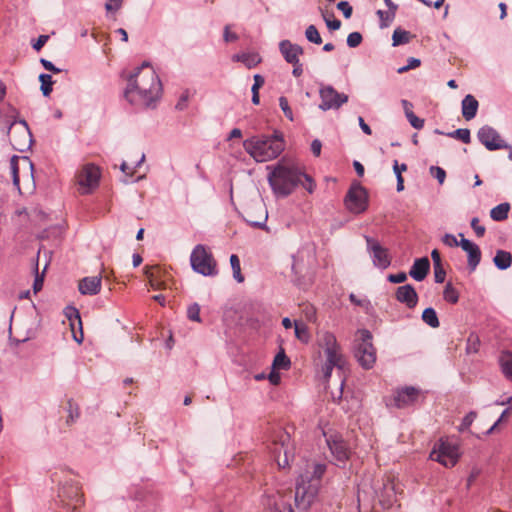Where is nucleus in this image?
I'll use <instances>...</instances> for the list:
<instances>
[{"mask_svg": "<svg viewBox=\"0 0 512 512\" xmlns=\"http://www.w3.org/2000/svg\"><path fill=\"white\" fill-rule=\"evenodd\" d=\"M161 81L148 62H144L128 78L124 96L133 105L150 106L159 98Z\"/></svg>", "mask_w": 512, "mask_h": 512, "instance_id": "nucleus-1", "label": "nucleus"}, {"mask_svg": "<svg viewBox=\"0 0 512 512\" xmlns=\"http://www.w3.org/2000/svg\"><path fill=\"white\" fill-rule=\"evenodd\" d=\"M268 182L277 197H288L298 187L302 186L309 193L315 188V182L294 163L279 162L268 175Z\"/></svg>", "mask_w": 512, "mask_h": 512, "instance_id": "nucleus-2", "label": "nucleus"}, {"mask_svg": "<svg viewBox=\"0 0 512 512\" xmlns=\"http://www.w3.org/2000/svg\"><path fill=\"white\" fill-rule=\"evenodd\" d=\"M326 464L312 463L306 466V470L300 475L295 489V503L300 509H308L315 500L321 478L326 472Z\"/></svg>", "mask_w": 512, "mask_h": 512, "instance_id": "nucleus-3", "label": "nucleus"}, {"mask_svg": "<svg viewBox=\"0 0 512 512\" xmlns=\"http://www.w3.org/2000/svg\"><path fill=\"white\" fill-rule=\"evenodd\" d=\"M245 151L257 162H266L276 158L284 149L281 134L273 137H252L243 142Z\"/></svg>", "mask_w": 512, "mask_h": 512, "instance_id": "nucleus-4", "label": "nucleus"}, {"mask_svg": "<svg viewBox=\"0 0 512 512\" xmlns=\"http://www.w3.org/2000/svg\"><path fill=\"white\" fill-rule=\"evenodd\" d=\"M321 345L326 356L323 373L325 380H328L331 377L333 368L336 367L339 370L344 369L346 361L333 333L325 332L321 337Z\"/></svg>", "mask_w": 512, "mask_h": 512, "instance_id": "nucleus-5", "label": "nucleus"}, {"mask_svg": "<svg viewBox=\"0 0 512 512\" xmlns=\"http://www.w3.org/2000/svg\"><path fill=\"white\" fill-rule=\"evenodd\" d=\"M192 269L203 276H216L218 274L217 261L213 254L201 244L194 247L190 255Z\"/></svg>", "mask_w": 512, "mask_h": 512, "instance_id": "nucleus-6", "label": "nucleus"}, {"mask_svg": "<svg viewBox=\"0 0 512 512\" xmlns=\"http://www.w3.org/2000/svg\"><path fill=\"white\" fill-rule=\"evenodd\" d=\"M359 339L355 345L354 355L358 363L364 369H370L373 367L376 361V349L372 344V334L367 329H361L358 331Z\"/></svg>", "mask_w": 512, "mask_h": 512, "instance_id": "nucleus-7", "label": "nucleus"}, {"mask_svg": "<svg viewBox=\"0 0 512 512\" xmlns=\"http://www.w3.org/2000/svg\"><path fill=\"white\" fill-rule=\"evenodd\" d=\"M344 201L350 212L354 214L363 213L368 207L367 191L359 182H354L350 186Z\"/></svg>", "mask_w": 512, "mask_h": 512, "instance_id": "nucleus-8", "label": "nucleus"}, {"mask_svg": "<svg viewBox=\"0 0 512 512\" xmlns=\"http://www.w3.org/2000/svg\"><path fill=\"white\" fill-rule=\"evenodd\" d=\"M458 447L447 442L442 441L435 445L430 453V459L437 461L445 467H453L459 459Z\"/></svg>", "mask_w": 512, "mask_h": 512, "instance_id": "nucleus-9", "label": "nucleus"}, {"mask_svg": "<svg viewBox=\"0 0 512 512\" xmlns=\"http://www.w3.org/2000/svg\"><path fill=\"white\" fill-rule=\"evenodd\" d=\"M58 496L61 502L72 511H75L84 504L83 494L77 482L63 485L59 490Z\"/></svg>", "mask_w": 512, "mask_h": 512, "instance_id": "nucleus-10", "label": "nucleus"}, {"mask_svg": "<svg viewBox=\"0 0 512 512\" xmlns=\"http://www.w3.org/2000/svg\"><path fill=\"white\" fill-rule=\"evenodd\" d=\"M478 140L489 151L499 149H511V145L507 144L500 134L491 126H482L477 133Z\"/></svg>", "mask_w": 512, "mask_h": 512, "instance_id": "nucleus-11", "label": "nucleus"}, {"mask_svg": "<svg viewBox=\"0 0 512 512\" xmlns=\"http://www.w3.org/2000/svg\"><path fill=\"white\" fill-rule=\"evenodd\" d=\"M319 94L321 98L319 108L323 111L339 109L348 101L346 94L337 92L331 85L321 87Z\"/></svg>", "mask_w": 512, "mask_h": 512, "instance_id": "nucleus-12", "label": "nucleus"}, {"mask_svg": "<svg viewBox=\"0 0 512 512\" xmlns=\"http://www.w3.org/2000/svg\"><path fill=\"white\" fill-rule=\"evenodd\" d=\"M100 170L94 164L85 165L77 176V182L83 189L82 194H88L96 188L100 180Z\"/></svg>", "mask_w": 512, "mask_h": 512, "instance_id": "nucleus-13", "label": "nucleus"}, {"mask_svg": "<svg viewBox=\"0 0 512 512\" xmlns=\"http://www.w3.org/2000/svg\"><path fill=\"white\" fill-rule=\"evenodd\" d=\"M367 249L372 255L373 264L381 269H386L391 264L388 250L380 245L375 239L365 236Z\"/></svg>", "mask_w": 512, "mask_h": 512, "instance_id": "nucleus-14", "label": "nucleus"}, {"mask_svg": "<svg viewBox=\"0 0 512 512\" xmlns=\"http://www.w3.org/2000/svg\"><path fill=\"white\" fill-rule=\"evenodd\" d=\"M329 449L339 463L344 464L351 455L350 447L341 435H331L327 439Z\"/></svg>", "mask_w": 512, "mask_h": 512, "instance_id": "nucleus-15", "label": "nucleus"}, {"mask_svg": "<svg viewBox=\"0 0 512 512\" xmlns=\"http://www.w3.org/2000/svg\"><path fill=\"white\" fill-rule=\"evenodd\" d=\"M19 123L22 125V129L19 133L11 134L9 140L14 150L24 152L31 146L32 134L25 120H20Z\"/></svg>", "mask_w": 512, "mask_h": 512, "instance_id": "nucleus-16", "label": "nucleus"}, {"mask_svg": "<svg viewBox=\"0 0 512 512\" xmlns=\"http://www.w3.org/2000/svg\"><path fill=\"white\" fill-rule=\"evenodd\" d=\"M374 492L377 497L378 504L383 509L391 508L396 501L394 484L389 479L383 481L381 487L375 488Z\"/></svg>", "mask_w": 512, "mask_h": 512, "instance_id": "nucleus-17", "label": "nucleus"}, {"mask_svg": "<svg viewBox=\"0 0 512 512\" xmlns=\"http://www.w3.org/2000/svg\"><path fill=\"white\" fill-rule=\"evenodd\" d=\"M459 236L461 237L460 247L468 254V268L473 272L481 261V250L477 244L464 238L462 233Z\"/></svg>", "mask_w": 512, "mask_h": 512, "instance_id": "nucleus-18", "label": "nucleus"}, {"mask_svg": "<svg viewBox=\"0 0 512 512\" xmlns=\"http://www.w3.org/2000/svg\"><path fill=\"white\" fill-rule=\"evenodd\" d=\"M420 391L414 387H405L395 394L393 401L397 408H405L414 404L419 398Z\"/></svg>", "mask_w": 512, "mask_h": 512, "instance_id": "nucleus-19", "label": "nucleus"}, {"mask_svg": "<svg viewBox=\"0 0 512 512\" xmlns=\"http://www.w3.org/2000/svg\"><path fill=\"white\" fill-rule=\"evenodd\" d=\"M395 298L398 302L405 304L409 309L415 308L418 303V294L411 284L399 286L396 289Z\"/></svg>", "mask_w": 512, "mask_h": 512, "instance_id": "nucleus-20", "label": "nucleus"}, {"mask_svg": "<svg viewBox=\"0 0 512 512\" xmlns=\"http://www.w3.org/2000/svg\"><path fill=\"white\" fill-rule=\"evenodd\" d=\"M279 50L289 64H296L299 61V56L304 53V49L300 45L289 40H282L279 43Z\"/></svg>", "mask_w": 512, "mask_h": 512, "instance_id": "nucleus-21", "label": "nucleus"}, {"mask_svg": "<svg viewBox=\"0 0 512 512\" xmlns=\"http://www.w3.org/2000/svg\"><path fill=\"white\" fill-rule=\"evenodd\" d=\"M289 441V434L282 432L279 436V442L274 441L272 452L277 459L278 466L281 468H286L289 466L288 461V450L285 447V442Z\"/></svg>", "mask_w": 512, "mask_h": 512, "instance_id": "nucleus-22", "label": "nucleus"}, {"mask_svg": "<svg viewBox=\"0 0 512 512\" xmlns=\"http://www.w3.org/2000/svg\"><path fill=\"white\" fill-rule=\"evenodd\" d=\"M101 276L85 277L80 280L78 289L83 295H96L101 290Z\"/></svg>", "mask_w": 512, "mask_h": 512, "instance_id": "nucleus-23", "label": "nucleus"}, {"mask_svg": "<svg viewBox=\"0 0 512 512\" xmlns=\"http://www.w3.org/2000/svg\"><path fill=\"white\" fill-rule=\"evenodd\" d=\"M430 270V261L427 257L418 258L414 261L409 275L416 281H422L426 278Z\"/></svg>", "mask_w": 512, "mask_h": 512, "instance_id": "nucleus-24", "label": "nucleus"}, {"mask_svg": "<svg viewBox=\"0 0 512 512\" xmlns=\"http://www.w3.org/2000/svg\"><path fill=\"white\" fill-rule=\"evenodd\" d=\"M462 116L465 120H472L478 111V100L471 94L466 95L462 100Z\"/></svg>", "mask_w": 512, "mask_h": 512, "instance_id": "nucleus-25", "label": "nucleus"}, {"mask_svg": "<svg viewBox=\"0 0 512 512\" xmlns=\"http://www.w3.org/2000/svg\"><path fill=\"white\" fill-rule=\"evenodd\" d=\"M145 275L151 288L156 290L165 288V280L161 279V269L158 266L146 267Z\"/></svg>", "mask_w": 512, "mask_h": 512, "instance_id": "nucleus-26", "label": "nucleus"}, {"mask_svg": "<svg viewBox=\"0 0 512 512\" xmlns=\"http://www.w3.org/2000/svg\"><path fill=\"white\" fill-rule=\"evenodd\" d=\"M234 62L243 63L248 69L256 67L261 63L262 58L258 53H239L232 56Z\"/></svg>", "mask_w": 512, "mask_h": 512, "instance_id": "nucleus-27", "label": "nucleus"}, {"mask_svg": "<svg viewBox=\"0 0 512 512\" xmlns=\"http://www.w3.org/2000/svg\"><path fill=\"white\" fill-rule=\"evenodd\" d=\"M266 505L272 512H293L291 505L282 496L268 497Z\"/></svg>", "mask_w": 512, "mask_h": 512, "instance_id": "nucleus-28", "label": "nucleus"}, {"mask_svg": "<svg viewBox=\"0 0 512 512\" xmlns=\"http://www.w3.org/2000/svg\"><path fill=\"white\" fill-rule=\"evenodd\" d=\"M499 364L505 377L512 381V352L502 351L499 357Z\"/></svg>", "mask_w": 512, "mask_h": 512, "instance_id": "nucleus-29", "label": "nucleus"}, {"mask_svg": "<svg viewBox=\"0 0 512 512\" xmlns=\"http://www.w3.org/2000/svg\"><path fill=\"white\" fill-rule=\"evenodd\" d=\"M493 262L498 269L506 270L512 264V255L508 251L497 250Z\"/></svg>", "mask_w": 512, "mask_h": 512, "instance_id": "nucleus-30", "label": "nucleus"}, {"mask_svg": "<svg viewBox=\"0 0 512 512\" xmlns=\"http://www.w3.org/2000/svg\"><path fill=\"white\" fill-rule=\"evenodd\" d=\"M254 208H255L256 210H260V211L262 212V216H261L260 220H255V219H253V217L251 216L250 212L248 211V212H247V216H248V218H247V222H248L251 226H253V227H255V228L263 229V228H265V223H266V220H267V218H268L267 211H266V209H265L264 205H263V204H260V203L255 204V205H254Z\"/></svg>", "mask_w": 512, "mask_h": 512, "instance_id": "nucleus-31", "label": "nucleus"}, {"mask_svg": "<svg viewBox=\"0 0 512 512\" xmlns=\"http://www.w3.org/2000/svg\"><path fill=\"white\" fill-rule=\"evenodd\" d=\"M509 210H510V204L505 202V203H501L497 206H495L494 208L491 209L490 211V217L494 220V221H504L508 218V213H509Z\"/></svg>", "mask_w": 512, "mask_h": 512, "instance_id": "nucleus-32", "label": "nucleus"}, {"mask_svg": "<svg viewBox=\"0 0 512 512\" xmlns=\"http://www.w3.org/2000/svg\"><path fill=\"white\" fill-rule=\"evenodd\" d=\"M422 320L431 328H438L440 326V322L437 316V313L434 308L428 307L424 309L422 313Z\"/></svg>", "mask_w": 512, "mask_h": 512, "instance_id": "nucleus-33", "label": "nucleus"}, {"mask_svg": "<svg viewBox=\"0 0 512 512\" xmlns=\"http://www.w3.org/2000/svg\"><path fill=\"white\" fill-rule=\"evenodd\" d=\"M412 38V35L409 31L403 30L401 28H397L394 30L392 35V45L393 46H399L403 44L409 43L410 39Z\"/></svg>", "mask_w": 512, "mask_h": 512, "instance_id": "nucleus-34", "label": "nucleus"}, {"mask_svg": "<svg viewBox=\"0 0 512 512\" xmlns=\"http://www.w3.org/2000/svg\"><path fill=\"white\" fill-rule=\"evenodd\" d=\"M290 365H291L290 359L286 356L284 350L281 349V351L276 354V356L273 360V365H272L273 369L287 370L290 368Z\"/></svg>", "mask_w": 512, "mask_h": 512, "instance_id": "nucleus-35", "label": "nucleus"}, {"mask_svg": "<svg viewBox=\"0 0 512 512\" xmlns=\"http://www.w3.org/2000/svg\"><path fill=\"white\" fill-rule=\"evenodd\" d=\"M39 81L41 83L40 90L45 97H48L52 90L54 81L50 74H40Z\"/></svg>", "mask_w": 512, "mask_h": 512, "instance_id": "nucleus-36", "label": "nucleus"}, {"mask_svg": "<svg viewBox=\"0 0 512 512\" xmlns=\"http://www.w3.org/2000/svg\"><path fill=\"white\" fill-rule=\"evenodd\" d=\"M67 412H68V417H67V420H66V423L68 425L74 423L80 416V411H79V406L77 403L74 402L73 399H69L67 401Z\"/></svg>", "mask_w": 512, "mask_h": 512, "instance_id": "nucleus-37", "label": "nucleus"}, {"mask_svg": "<svg viewBox=\"0 0 512 512\" xmlns=\"http://www.w3.org/2000/svg\"><path fill=\"white\" fill-rule=\"evenodd\" d=\"M230 264L233 271V277L238 283L244 281V276L241 273L240 259L236 254L230 256Z\"/></svg>", "mask_w": 512, "mask_h": 512, "instance_id": "nucleus-38", "label": "nucleus"}, {"mask_svg": "<svg viewBox=\"0 0 512 512\" xmlns=\"http://www.w3.org/2000/svg\"><path fill=\"white\" fill-rule=\"evenodd\" d=\"M444 300L456 304L459 301V292L448 282L443 291Z\"/></svg>", "mask_w": 512, "mask_h": 512, "instance_id": "nucleus-39", "label": "nucleus"}, {"mask_svg": "<svg viewBox=\"0 0 512 512\" xmlns=\"http://www.w3.org/2000/svg\"><path fill=\"white\" fill-rule=\"evenodd\" d=\"M305 37L306 39L311 42V43H314V44H321L322 43V38L319 34V31L317 29V27L313 24L309 25L306 30H305Z\"/></svg>", "mask_w": 512, "mask_h": 512, "instance_id": "nucleus-40", "label": "nucleus"}, {"mask_svg": "<svg viewBox=\"0 0 512 512\" xmlns=\"http://www.w3.org/2000/svg\"><path fill=\"white\" fill-rule=\"evenodd\" d=\"M449 137L461 140L465 144L471 142L470 130L466 128H459L453 132L447 134Z\"/></svg>", "mask_w": 512, "mask_h": 512, "instance_id": "nucleus-41", "label": "nucleus"}, {"mask_svg": "<svg viewBox=\"0 0 512 512\" xmlns=\"http://www.w3.org/2000/svg\"><path fill=\"white\" fill-rule=\"evenodd\" d=\"M18 160H19L18 156H16V155L12 156V158L10 160V166H11V171H12L13 184L20 191Z\"/></svg>", "mask_w": 512, "mask_h": 512, "instance_id": "nucleus-42", "label": "nucleus"}, {"mask_svg": "<svg viewBox=\"0 0 512 512\" xmlns=\"http://www.w3.org/2000/svg\"><path fill=\"white\" fill-rule=\"evenodd\" d=\"M479 345H480V341H479L478 336L475 334H470L467 339V347H466L467 353L478 352Z\"/></svg>", "mask_w": 512, "mask_h": 512, "instance_id": "nucleus-43", "label": "nucleus"}, {"mask_svg": "<svg viewBox=\"0 0 512 512\" xmlns=\"http://www.w3.org/2000/svg\"><path fill=\"white\" fill-rule=\"evenodd\" d=\"M377 15L380 19L381 28L387 27L395 18V16H392V12L390 11L378 10Z\"/></svg>", "mask_w": 512, "mask_h": 512, "instance_id": "nucleus-44", "label": "nucleus"}, {"mask_svg": "<svg viewBox=\"0 0 512 512\" xmlns=\"http://www.w3.org/2000/svg\"><path fill=\"white\" fill-rule=\"evenodd\" d=\"M279 106H280L281 110L283 111L284 115L286 116V118H288L290 121H293L294 120L293 112L289 106L288 99L286 97L281 96L279 98Z\"/></svg>", "mask_w": 512, "mask_h": 512, "instance_id": "nucleus-45", "label": "nucleus"}, {"mask_svg": "<svg viewBox=\"0 0 512 512\" xmlns=\"http://www.w3.org/2000/svg\"><path fill=\"white\" fill-rule=\"evenodd\" d=\"M187 317L192 321L201 322L200 306L197 303H194L188 307Z\"/></svg>", "mask_w": 512, "mask_h": 512, "instance_id": "nucleus-46", "label": "nucleus"}, {"mask_svg": "<svg viewBox=\"0 0 512 512\" xmlns=\"http://www.w3.org/2000/svg\"><path fill=\"white\" fill-rule=\"evenodd\" d=\"M295 336L302 342H308L309 334L305 325H300L295 322Z\"/></svg>", "mask_w": 512, "mask_h": 512, "instance_id": "nucleus-47", "label": "nucleus"}, {"mask_svg": "<svg viewBox=\"0 0 512 512\" xmlns=\"http://www.w3.org/2000/svg\"><path fill=\"white\" fill-rule=\"evenodd\" d=\"M322 18L330 30H338L341 27V21L338 19L326 18V10L319 8Z\"/></svg>", "mask_w": 512, "mask_h": 512, "instance_id": "nucleus-48", "label": "nucleus"}, {"mask_svg": "<svg viewBox=\"0 0 512 512\" xmlns=\"http://www.w3.org/2000/svg\"><path fill=\"white\" fill-rule=\"evenodd\" d=\"M363 37L359 32H352L347 37V45L350 48H356L362 43Z\"/></svg>", "mask_w": 512, "mask_h": 512, "instance_id": "nucleus-49", "label": "nucleus"}, {"mask_svg": "<svg viewBox=\"0 0 512 512\" xmlns=\"http://www.w3.org/2000/svg\"><path fill=\"white\" fill-rule=\"evenodd\" d=\"M434 268V279L436 283H443L446 277V271L443 264L433 265Z\"/></svg>", "mask_w": 512, "mask_h": 512, "instance_id": "nucleus-50", "label": "nucleus"}, {"mask_svg": "<svg viewBox=\"0 0 512 512\" xmlns=\"http://www.w3.org/2000/svg\"><path fill=\"white\" fill-rule=\"evenodd\" d=\"M407 119L415 129H422L424 126V119L417 117L413 112L407 113Z\"/></svg>", "mask_w": 512, "mask_h": 512, "instance_id": "nucleus-51", "label": "nucleus"}, {"mask_svg": "<svg viewBox=\"0 0 512 512\" xmlns=\"http://www.w3.org/2000/svg\"><path fill=\"white\" fill-rule=\"evenodd\" d=\"M421 65V61L418 58L411 57L408 59V64L406 66L400 67L398 69V73H405L411 69L417 68Z\"/></svg>", "mask_w": 512, "mask_h": 512, "instance_id": "nucleus-52", "label": "nucleus"}, {"mask_svg": "<svg viewBox=\"0 0 512 512\" xmlns=\"http://www.w3.org/2000/svg\"><path fill=\"white\" fill-rule=\"evenodd\" d=\"M431 174L438 180L440 184H443L446 178V172L444 169L438 166L430 167Z\"/></svg>", "mask_w": 512, "mask_h": 512, "instance_id": "nucleus-53", "label": "nucleus"}, {"mask_svg": "<svg viewBox=\"0 0 512 512\" xmlns=\"http://www.w3.org/2000/svg\"><path fill=\"white\" fill-rule=\"evenodd\" d=\"M476 417H477V413L475 411L469 412L462 420V423L460 425V431H464V430L468 429Z\"/></svg>", "mask_w": 512, "mask_h": 512, "instance_id": "nucleus-54", "label": "nucleus"}, {"mask_svg": "<svg viewBox=\"0 0 512 512\" xmlns=\"http://www.w3.org/2000/svg\"><path fill=\"white\" fill-rule=\"evenodd\" d=\"M337 9H339L343 13L346 19L350 18L353 12L352 6L347 1H340L337 4Z\"/></svg>", "mask_w": 512, "mask_h": 512, "instance_id": "nucleus-55", "label": "nucleus"}, {"mask_svg": "<svg viewBox=\"0 0 512 512\" xmlns=\"http://www.w3.org/2000/svg\"><path fill=\"white\" fill-rule=\"evenodd\" d=\"M471 228L474 230L478 237H483L486 231V228L479 224V219L477 217L472 218Z\"/></svg>", "mask_w": 512, "mask_h": 512, "instance_id": "nucleus-56", "label": "nucleus"}, {"mask_svg": "<svg viewBox=\"0 0 512 512\" xmlns=\"http://www.w3.org/2000/svg\"><path fill=\"white\" fill-rule=\"evenodd\" d=\"M123 0H107L105 9L107 12H116L122 6Z\"/></svg>", "mask_w": 512, "mask_h": 512, "instance_id": "nucleus-57", "label": "nucleus"}, {"mask_svg": "<svg viewBox=\"0 0 512 512\" xmlns=\"http://www.w3.org/2000/svg\"><path fill=\"white\" fill-rule=\"evenodd\" d=\"M442 242H443V244H445L449 247L460 246V244H459L460 241H458L457 238L453 234H449V233H446L442 237Z\"/></svg>", "mask_w": 512, "mask_h": 512, "instance_id": "nucleus-58", "label": "nucleus"}, {"mask_svg": "<svg viewBox=\"0 0 512 512\" xmlns=\"http://www.w3.org/2000/svg\"><path fill=\"white\" fill-rule=\"evenodd\" d=\"M407 279V274L405 272H399L397 274L388 275V281L391 283H403Z\"/></svg>", "mask_w": 512, "mask_h": 512, "instance_id": "nucleus-59", "label": "nucleus"}, {"mask_svg": "<svg viewBox=\"0 0 512 512\" xmlns=\"http://www.w3.org/2000/svg\"><path fill=\"white\" fill-rule=\"evenodd\" d=\"M40 63L42 64L44 69L47 70V71H50V72L55 73V74L61 72V69L57 68L51 61H49L47 59L41 58L40 59Z\"/></svg>", "mask_w": 512, "mask_h": 512, "instance_id": "nucleus-60", "label": "nucleus"}, {"mask_svg": "<svg viewBox=\"0 0 512 512\" xmlns=\"http://www.w3.org/2000/svg\"><path fill=\"white\" fill-rule=\"evenodd\" d=\"M303 312L305 314V318L308 321L314 322L316 320V310L313 306L306 305L303 309Z\"/></svg>", "mask_w": 512, "mask_h": 512, "instance_id": "nucleus-61", "label": "nucleus"}, {"mask_svg": "<svg viewBox=\"0 0 512 512\" xmlns=\"http://www.w3.org/2000/svg\"><path fill=\"white\" fill-rule=\"evenodd\" d=\"M49 40V35H40L35 42H33L32 47L36 51H40L42 47L47 43Z\"/></svg>", "mask_w": 512, "mask_h": 512, "instance_id": "nucleus-62", "label": "nucleus"}, {"mask_svg": "<svg viewBox=\"0 0 512 512\" xmlns=\"http://www.w3.org/2000/svg\"><path fill=\"white\" fill-rule=\"evenodd\" d=\"M254 84L252 85L251 91L259 92V89L264 85L265 79L260 74L254 75Z\"/></svg>", "mask_w": 512, "mask_h": 512, "instance_id": "nucleus-63", "label": "nucleus"}, {"mask_svg": "<svg viewBox=\"0 0 512 512\" xmlns=\"http://www.w3.org/2000/svg\"><path fill=\"white\" fill-rule=\"evenodd\" d=\"M43 282H44V274L42 273V275H39L37 273L36 277L34 279V283H33L34 293H38L39 291H41V289L43 288Z\"/></svg>", "mask_w": 512, "mask_h": 512, "instance_id": "nucleus-64", "label": "nucleus"}]
</instances>
